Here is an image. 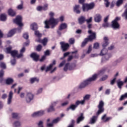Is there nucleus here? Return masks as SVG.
I'll return each instance as SVG.
<instances>
[{
  "label": "nucleus",
  "instance_id": "1",
  "mask_svg": "<svg viewBox=\"0 0 127 127\" xmlns=\"http://www.w3.org/2000/svg\"><path fill=\"white\" fill-rule=\"evenodd\" d=\"M50 18L49 20H46L45 22V28H50L49 25H52V28H54L58 22H59V19H55L53 16H54V13L53 12H50L49 13Z\"/></svg>",
  "mask_w": 127,
  "mask_h": 127
},
{
  "label": "nucleus",
  "instance_id": "2",
  "mask_svg": "<svg viewBox=\"0 0 127 127\" xmlns=\"http://www.w3.org/2000/svg\"><path fill=\"white\" fill-rule=\"evenodd\" d=\"M98 79V74H94L92 75L91 77L89 78L86 80L82 82L79 86V89H83L84 88H86L88 85H90L91 84V82H94L96 81Z\"/></svg>",
  "mask_w": 127,
  "mask_h": 127
},
{
  "label": "nucleus",
  "instance_id": "3",
  "mask_svg": "<svg viewBox=\"0 0 127 127\" xmlns=\"http://www.w3.org/2000/svg\"><path fill=\"white\" fill-rule=\"evenodd\" d=\"M86 0H78V2L80 4H82L83 11H89L91 9H93L95 7V2H92L90 3H84Z\"/></svg>",
  "mask_w": 127,
  "mask_h": 127
},
{
  "label": "nucleus",
  "instance_id": "4",
  "mask_svg": "<svg viewBox=\"0 0 127 127\" xmlns=\"http://www.w3.org/2000/svg\"><path fill=\"white\" fill-rule=\"evenodd\" d=\"M105 106V103L103 100H101L99 102V105L97 106L98 110L96 113V116H100L101 114H103L105 112V108H104Z\"/></svg>",
  "mask_w": 127,
  "mask_h": 127
},
{
  "label": "nucleus",
  "instance_id": "5",
  "mask_svg": "<svg viewBox=\"0 0 127 127\" xmlns=\"http://www.w3.org/2000/svg\"><path fill=\"white\" fill-rule=\"evenodd\" d=\"M119 20H121V17H117L113 21H112L111 26L114 29H119L120 28V24H119Z\"/></svg>",
  "mask_w": 127,
  "mask_h": 127
},
{
  "label": "nucleus",
  "instance_id": "6",
  "mask_svg": "<svg viewBox=\"0 0 127 127\" xmlns=\"http://www.w3.org/2000/svg\"><path fill=\"white\" fill-rule=\"evenodd\" d=\"M13 21L14 23L18 25L19 27H22V26H23V23H22V17H21V16H17L16 18L13 20Z\"/></svg>",
  "mask_w": 127,
  "mask_h": 127
},
{
  "label": "nucleus",
  "instance_id": "7",
  "mask_svg": "<svg viewBox=\"0 0 127 127\" xmlns=\"http://www.w3.org/2000/svg\"><path fill=\"white\" fill-rule=\"evenodd\" d=\"M88 33L90 34V35L88 36V38H86L89 41H93V40L97 38L96 33L93 32L91 30H89L88 31Z\"/></svg>",
  "mask_w": 127,
  "mask_h": 127
},
{
  "label": "nucleus",
  "instance_id": "8",
  "mask_svg": "<svg viewBox=\"0 0 127 127\" xmlns=\"http://www.w3.org/2000/svg\"><path fill=\"white\" fill-rule=\"evenodd\" d=\"M61 48L62 50H63V52H65L69 49V47H70V45H69L67 43H65L64 42H61Z\"/></svg>",
  "mask_w": 127,
  "mask_h": 127
},
{
  "label": "nucleus",
  "instance_id": "9",
  "mask_svg": "<svg viewBox=\"0 0 127 127\" xmlns=\"http://www.w3.org/2000/svg\"><path fill=\"white\" fill-rule=\"evenodd\" d=\"M81 103H80V101L77 100L75 102V105L72 104L68 108L66 109V111H69V110H72V111H75L76 108L78 107V106Z\"/></svg>",
  "mask_w": 127,
  "mask_h": 127
},
{
  "label": "nucleus",
  "instance_id": "10",
  "mask_svg": "<svg viewBox=\"0 0 127 127\" xmlns=\"http://www.w3.org/2000/svg\"><path fill=\"white\" fill-rule=\"evenodd\" d=\"M30 57L32 58L35 62H38V61H39L40 56L36 53H32L30 55Z\"/></svg>",
  "mask_w": 127,
  "mask_h": 127
},
{
  "label": "nucleus",
  "instance_id": "11",
  "mask_svg": "<svg viewBox=\"0 0 127 127\" xmlns=\"http://www.w3.org/2000/svg\"><path fill=\"white\" fill-rule=\"evenodd\" d=\"M58 104V102H54L53 103H52V105L50 106L49 108H48L47 109V111L48 113H52V112H55V106H56V104Z\"/></svg>",
  "mask_w": 127,
  "mask_h": 127
},
{
  "label": "nucleus",
  "instance_id": "12",
  "mask_svg": "<svg viewBox=\"0 0 127 127\" xmlns=\"http://www.w3.org/2000/svg\"><path fill=\"white\" fill-rule=\"evenodd\" d=\"M34 98V95L31 93V92H27L26 97V101L27 103H30L33 98Z\"/></svg>",
  "mask_w": 127,
  "mask_h": 127
},
{
  "label": "nucleus",
  "instance_id": "13",
  "mask_svg": "<svg viewBox=\"0 0 127 127\" xmlns=\"http://www.w3.org/2000/svg\"><path fill=\"white\" fill-rule=\"evenodd\" d=\"M44 111L43 110H41L39 111H38L37 112L34 113L32 115V116L33 117H41V116H43L44 115Z\"/></svg>",
  "mask_w": 127,
  "mask_h": 127
},
{
  "label": "nucleus",
  "instance_id": "14",
  "mask_svg": "<svg viewBox=\"0 0 127 127\" xmlns=\"http://www.w3.org/2000/svg\"><path fill=\"white\" fill-rule=\"evenodd\" d=\"M91 97V95L89 94L86 95L84 97H83V100L81 101H79L81 105H84L85 104V102L86 101H89L90 100V98Z\"/></svg>",
  "mask_w": 127,
  "mask_h": 127
},
{
  "label": "nucleus",
  "instance_id": "15",
  "mask_svg": "<svg viewBox=\"0 0 127 127\" xmlns=\"http://www.w3.org/2000/svg\"><path fill=\"white\" fill-rule=\"evenodd\" d=\"M18 29L15 28L10 30L7 34V37H11L12 36L14 35L15 34V32H16V30H17Z\"/></svg>",
  "mask_w": 127,
  "mask_h": 127
},
{
  "label": "nucleus",
  "instance_id": "16",
  "mask_svg": "<svg viewBox=\"0 0 127 127\" xmlns=\"http://www.w3.org/2000/svg\"><path fill=\"white\" fill-rule=\"evenodd\" d=\"M102 21V15L100 14H96L94 16V21L95 22H101Z\"/></svg>",
  "mask_w": 127,
  "mask_h": 127
},
{
  "label": "nucleus",
  "instance_id": "17",
  "mask_svg": "<svg viewBox=\"0 0 127 127\" xmlns=\"http://www.w3.org/2000/svg\"><path fill=\"white\" fill-rule=\"evenodd\" d=\"M73 11L77 13V14H80L81 13V11L80 10V5H75L73 7Z\"/></svg>",
  "mask_w": 127,
  "mask_h": 127
},
{
  "label": "nucleus",
  "instance_id": "18",
  "mask_svg": "<svg viewBox=\"0 0 127 127\" xmlns=\"http://www.w3.org/2000/svg\"><path fill=\"white\" fill-rule=\"evenodd\" d=\"M106 117L107 114H104L101 118V120H102V121H104V123H108V122H110V121H111V120L113 119L112 117H107L106 118Z\"/></svg>",
  "mask_w": 127,
  "mask_h": 127
},
{
  "label": "nucleus",
  "instance_id": "19",
  "mask_svg": "<svg viewBox=\"0 0 127 127\" xmlns=\"http://www.w3.org/2000/svg\"><path fill=\"white\" fill-rule=\"evenodd\" d=\"M13 96V93L12 91H10L8 95V98L7 99L8 105H10L11 104V100H12V97Z\"/></svg>",
  "mask_w": 127,
  "mask_h": 127
},
{
  "label": "nucleus",
  "instance_id": "20",
  "mask_svg": "<svg viewBox=\"0 0 127 127\" xmlns=\"http://www.w3.org/2000/svg\"><path fill=\"white\" fill-rule=\"evenodd\" d=\"M78 21L79 24L82 25L83 23H85V21H86V18L83 16H81L78 18Z\"/></svg>",
  "mask_w": 127,
  "mask_h": 127
},
{
  "label": "nucleus",
  "instance_id": "21",
  "mask_svg": "<svg viewBox=\"0 0 127 127\" xmlns=\"http://www.w3.org/2000/svg\"><path fill=\"white\" fill-rule=\"evenodd\" d=\"M104 41L102 44V47L103 48H105V47H107L108 45H109V38H108L107 37H105L104 38Z\"/></svg>",
  "mask_w": 127,
  "mask_h": 127
},
{
  "label": "nucleus",
  "instance_id": "22",
  "mask_svg": "<svg viewBox=\"0 0 127 127\" xmlns=\"http://www.w3.org/2000/svg\"><path fill=\"white\" fill-rule=\"evenodd\" d=\"M67 27H68V25L66 23H63L59 26L60 30H64V29H66Z\"/></svg>",
  "mask_w": 127,
  "mask_h": 127
},
{
  "label": "nucleus",
  "instance_id": "23",
  "mask_svg": "<svg viewBox=\"0 0 127 127\" xmlns=\"http://www.w3.org/2000/svg\"><path fill=\"white\" fill-rule=\"evenodd\" d=\"M85 117H84V114L83 113L80 114V116L78 117L76 120L77 124L81 123L82 121H84Z\"/></svg>",
  "mask_w": 127,
  "mask_h": 127
},
{
  "label": "nucleus",
  "instance_id": "24",
  "mask_svg": "<svg viewBox=\"0 0 127 127\" xmlns=\"http://www.w3.org/2000/svg\"><path fill=\"white\" fill-rule=\"evenodd\" d=\"M38 41V42H40L41 43H42L44 46H46L47 44V42H48V39H47V38H45L42 40L40 39H39Z\"/></svg>",
  "mask_w": 127,
  "mask_h": 127
},
{
  "label": "nucleus",
  "instance_id": "25",
  "mask_svg": "<svg viewBox=\"0 0 127 127\" xmlns=\"http://www.w3.org/2000/svg\"><path fill=\"white\" fill-rule=\"evenodd\" d=\"M8 14L10 16H15L16 12H15V11L13 10V9L10 8L8 10Z\"/></svg>",
  "mask_w": 127,
  "mask_h": 127
},
{
  "label": "nucleus",
  "instance_id": "26",
  "mask_svg": "<svg viewBox=\"0 0 127 127\" xmlns=\"http://www.w3.org/2000/svg\"><path fill=\"white\" fill-rule=\"evenodd\" d=\"M30 28L31 29H32V30L36 31L37 29H38V26H37V24L33 23V24H31Z\"/></svg>",
  "mask_w": 127,
  "mask_h": 127
},
{
  "label": "nucleus",
  "instance_id": "27",
  "mask_svg": "<svg viewBox=\"0 0 127 127\" xmlns=\"http://www.w3.org/2000/svg\"><path fill=\"white\" fill-rule=\"evenodd\" d=\"M6 85H11L13 83V79L11 78H8L5 80Z\"/></svg>",
  "mask_w": 127,
  "mask_h": 127
},
{
  "label": "nucleus",
  "instance_id": "28",
  "mask_svg": "<svg viewBox=\"0 0 127 127\" xmlns=\"http://www.w3.org/2000/svg\"><path fill=\"white\" fill-rule=\"evenodd\" d=\"M0 20L1 21H5L6 20V15L5 14H1L0 15Z\"/></svg>",
  "mask_w": 127,
  "mask_h": 127
},
{
  "label": "nucleus",
  "instance_id": "29",
  "mask_svg": "<svg viewBox=\"0 0 127 127\" xmlns=\"http://www.w3.org/2000/svg\"><path fill=\"white\" fill-rule=\"evenodd\" d=\"M17 53H18V51L16 50H13V51H12L10 54L12 57H13V58H15V57H16L17 55Z\"/></svg>",
  "mask_w": 127,
  "mask_h": 127
},
{
  "label": "nucleus",
  "instance_id": "30",
  "mask_svg": "<svg viewBox=\"0 0 127 127\" xmlns=\"http://www.w3.org/2000/svg\"><path fill=\"white\" fill-rule=\"evenodd\" d=\"M98 117L93 116L92 118L90 119V124H95L97 121V119Z\"/></svg>",
  "mask_w": 127,
  "mask_h": 127
},
{
  "label": "nucleus",
  "instance_id": "31",
  "mask_svg": "<svg viewBox=\"0 0 127 127\" xmlns=\"http://www.w3.org/2000/svg\"><path fill=\"white\" fill-rule=\"evenodd\" d=\"M107 53H108V50L104 48L100 52V55L101 56H104V55H107Z\"/></svg>",
  "mask_w": 127,
  "mask_h": 127
},
{
  "label": "nucleus",
  "instance_id": "32",
  "mask_svg": "<svg viewBox=\"0 0 127 127\" xmlns=\"http://www.w3.org/2000/svg\"><path fill=\"white\" fill-rule=\"evenodd\" d=\"M34 82H37V83H38L39 82V79L37 78V77H33L30 79L31 84H33Z\"/></svg>",
  "mask_w": 127,
  "mask_h": 127
},
{
  "label": "nucleus",
  "instance_id": "33",
  "mask_svg": "<svg viewBox=\"0 0 127 127\" xmlns=\"http://www.w3.org/2000/svg\"><path fill=\"white\" fill-rule=\"evenodd\" d=\"M117 86L119 89H122V87L124 86V82L122 81H117Z\"/></svg>",
  "mask_w": 127,
  "mask_h": 127
},
{
  "label": "nucleus",
  "instance_id": "34",
  "mask_svg": "<svg viewBox=\"0 0 127 127\" xmlns=\"http://www.w3.org/2000/svg\"><path fill=\"white\" fill-rule=\"evenodd\" d=\"M108 78H109V76L108 75H104L99 79V81H100V82L106 81Z\"/></svg>",
  "mask_w": 127,
  "mask_h": 127
},
{
  "label": "nucleus",
  "instance_id": "35",
  "mask_svg": "<svg viewBox=\"0 0 127 127\" xmlns=\"http://www.w3.org/2000/svg\"><path fill=\"white\" fill-rule=\"evenodd\" d=\"M35 35L38 38L42 37V34L40 33L39 31H35Z\"/></svg>",
  "mask_w": 127,
  "mask_h": 127
},
{
  "label": "nucleus",
  "instance_id": "36",
  "mask_svg": "<svg viewBox=\"0 0 127 127\" xmlns=\"http://www.w3.org/2000/svg\"><path fill=\"white\" fill-rule=\"evenodd\" d=\"M122 17H124L126 20H127V7L125 9L124 12L122 15Z\"/></svg>",
  "mask_w": 127,
  "mask_h": 127
},
{
  "label": "nucleus",
  "instance_id": "37",
  "mask_svg": "<svg viewBox=\"0 0 127 127\" xmlns=\"http://www.w3.org/2000/svg\"><path fill=\"white\" fill-rule=\"evenodd\" d=\"M23 8V1H21V4L18 5L17 6V9L19 10L22 9Z\"/></svg>",
  "mask_w": 127,
  "mask_h": 127
},
{
  "label": "nucleus",
  "instance_id": "38",
  "mask_svg": "<svg viewBox=\"0 0 127 127\" xmlns=\"http://www.w3.org/2000/svg\"><path fill=\"white\" fill-rule=\"evenodd\" d=\"M127 93L121 95L120 98L119 99V101H123V100H125V99H127Z\"/></svg>",
  "mask_w": 127,
  "mask_h": 127
},
{
  "label": "nucleus",
  "instance_id": "39",
  "mask_svg": "<svg viewBox=\"0 0 127 127\" xmlns=\"http://www.w3.org/2000/svg\"><path fill=\"white\" fill-rule=\"evenodd\" d=\"M88 39L86 38L84 39V41L82 42V44H81V47H84V46H85L86 44H87V43H88Z\"/></svg>",
  "mask_w": 127,
  "mask_h": 127
},
{
  "label": "nucleus",
  "instance_id": "40",
  "mask_svg": "<svg viewBox=\"0 0 127 127\" xmlns=\"http://www.w3.org/2000/svg\"><path fill=\"white\" fill-rule=\"evenodd\" d=\"M112 57V55L111 54H106L105 55L104 58H103V60L108 61L110 58Z\"/></svg>",
  "mask_w": 127,
  "mask_h": 127
},
{
  "label": "nucleus",
  "instance_id": "41",
  "mask_svg": "<svg viewBox=\"0 0 127 127\" xmlns=\"http://www.w3.org/2000/svg\"><path fill=\"white\" fill-rule=\"evenodd\" d=\"M123 2H124V0H118L116 2L117 6H120V5H121V4H123Z\"/></svg>",
  "mask_w": 127,
  "mask_h": 127
},
{
  "label": "nucleus",
  "instance_id": "42",
  "mask_svg": "<svg viewBox=\"0 0 127 127\" xmlns=\"http://www.w3.org/2000/svg\"><path fill=\"white\" fill-rule=\"evenodd\" d=\"M19 116V114H18V113H13L12 114V118L13 119H18Z\"/></svg>",
  "mask_w": 127,
  "mask_h": 127
},
{
  "label": "nucleus",
  "instance_id": "43",
  "mask_svg": "<svg viewBox=\"0 0 127 127\" xmlns=\"http://www.w3.org/2000/svg\"><path fill=\"white\" fill-rule=\"evenodd\" d=\"M12 48L11 47H9L6 48V53L7 54H10L11 53V52H12V51H11Z\"/></svg>",
  "mask_w": 127,
  "mask_h": 127
},
{
  "label": "nucleus",
  "instance_id": "44",
  "mask_svg": "<svg viewBox=\"0 0 127 127\" xmlns=\"http://www.w3.org/2000/svg\"><path fill=\"white\" fill-rule=\"evenodd\" d=\"M69 65H70V64L69 63H67L65 64V66L64 68V71H67L68 70V69H69Z\"/></svg>",
  "mask_w": 127,
  "mask_h": 127
},
{
  "label": "nucleus",
  "instance_id": "45",
  "mask_svg": "<svg viewBox=\"0 0 127 127\" xmlns=\"http://www.w3.org/2000/svg\"><path fill=\"white\" fill-rule=\"evenodd\" d=\"M106 72V68H102L98 72L99 75H103Z\"/></svg>",
  "mask_w": 127,
  "mask_h": 127
},
{
  "label": "nucleus",
  "instance_id": "46",
  "mask_svg": "<svg viewBox=\"0 0 127 127\" xmlns=\"http://www.w3.org/2000/svg\"><path fill=\"white\" fill-rule=\"evenodd\" d=\"M14 126L15 127H20V122L19 121H16L14 123Z\"/></svg>",
  "mask_w": 127,
  "mask_h": 127
},
{
  "label": "nucleus",
  "instance_id": "47",
  "mask_svg": "<svg viewBox=\"0 0 127 127\" xmlns=\"http://www.w3.org/2000/svg\"><path fill=\"white\" fill-rule=\"evenodd\" d=\"M69 44H74L75 43V39L74 38H71L69 40Z\"/></svg>",
  "mask_w": 127,
  "mask_h": 127
},
{
  "label": "nucleus",
  "instance_id": "48",
  "mask_svg": "<svg viewBox=\"0 0 127 127\" xmlns=\"http://www.w3.org/2000/svg\"><path fill=\"white\" fill-rule=\"evenodd\" d=\"M59 121H60V118L58 117L56 119L53 120L52 123L53 124H57V123H58Z\"/></svg>",
  "mask_w": 127,
  "mask_h": 127
},
{
  "label": "nucleus",
  "instance_id": "49",
  "mask_svg": "<svg viewBox=\"0 0 127 127\" xmlns=\"http://www.w3.org/2000/svg\"><path fill=\"white\" fill-rule=\"evenodd\" d=\"M10 63L11 65H13L16 64V60L15 59V58H13V59L11 60Z\"/></svg>",
  "mask_w": 127,
  "mask_h": 127
},
{
  "label": "nucleus",
  "instance_id": "50",
  "mask_svg": "<svg viewBox=\"0 0 127 127\" xmlns=\"http://www.w3.org/2000/svg\"><path fill=\"white\" fill-rule=\"evenodd\" d=\"M0 67L2 68V69H6V66L5 65V64L3 63H1L0 64Z\"/></svg>",
  "mask_w": 127,
  "mask_h": 127
},
{
  "label": "nucleus",
  "instance_id": "51",
  "mask_svg": "<svg viewBox=\"0 0 127 127\" xmlns=\"http://www.w3.org/2000/svg\"><path fill=\"white\" fill-rule=\"evenodd\" d=\"M41 49H42V46H41V45H38L36 48L37 51H38V52H39L41 51Z\"/></svg>",
  "mask_w": 127,
  "mask_h": 127
},
{
  "label": "nucleus",
  "instance_id": "52",
  "mask_svg": "<svg viewBox=\"0 0 127 127\" xmlns=\"http://www.w3.org/2000/svg\"><path fill=\"white\" fill-rule=\"evenodd\" d=\"M50 55V51L49 50H46L44 52V56L46 57L47 56H49Z\"/></svg>",
  "mask_w": 127,
  "mask_h": 127
},
{
  "label": "nucleus",
  "instance_id": "53",
  "mask_svg": "<svg viewBox=\"0 0 127 127\" xmlns=\"http://www.w3.org/2000/svg\"><path fill=\"white\" fill-rule=\"evenodd\" d=\"M75 125V120H72L71 121L70 125H69L68 127H74V126Z\"/></svg>",
  "mask_w": 127,
  "mask_h": 127
},
{
  "label": "nucleus",
  "instance_id": "54",
  "mask_svg": "<svg viewBox=\"0 0 127 127\" xmlns=\"http://www.w3.org/2000/svg\"><path fill=\"white\" fill-rule=\"evenodd\" d=\"M100 46V44H98V43H95L94 44L93 48L95 49H98Z\"/></svg>",
  "mask_w": 127,
  "mask_h": 127
},
{
  "label": "nucleus",
  "instance_id": "55",
  "mask_svg": "<svg viewBox=\"0 0 127 127\" xmlns=\"http://www.w3.org/2000/svg\"><path fill=\"white\" fill-rule=\"evenodd\" d=\"M92 20H93V18L92 17H90L88 19H85V21L87 22V24H89V23H91L92 22Z\"/></svg>",
  "mask_w": 127,
  "mask_h": 127
},
{
  "label": "nucleus",
  "instance_id": "56",
  "mask_svg": "<svg viewBox=\"0 0 127 127\" xmlns=\"http://www.w3.org/2000/svg\"><path fill=\"white\" fill-rule=\"evenodd\" d=\"M4 75V71L3 69L0 70V78H2Z\"/></svg>",
  "mask_w": 127,
  "mask_h": 127
},
{
  "label": "nucleus",
  "instance_id": "57",
  "mask_svg": "<svg viewBox=\"0 0 127 127\" xmlns=\"http://www.w3.org/2000/svg\"><path fill=\"white\" fill-rule=\"evenodd\" d=\"M52 67H53L52 64H50L49 66L47 67V68L46 69V72H48V71H50Z\"/></svg>",
  "mask_w": 127,
  "mask_h": 127
},
{
  "label": "nucleus",
  "instance_id": "58",
  "mask_svg": "<svg viewBox=\"0 0 127 127\" xmlns=\"http://www.w3.org/2000/svg\"><path fill=\"white\" fill-rule=\"evenodd\" d=\"M43 10H47L48 9V4H45L44 6L42 7Z\"/></svg>",
  "mask_w": 127,
  "mask_h": 127
},
{
  "label": "nucleus",
  "instance_id": "59",
  "mask_svg": "<svg viewBox=\"0 0 127 127\" xmlns=\"http://www.w3.org/2000/svg\"><path fill=\"white\" fill-rule=\"evenodd\" d=\"M23 37L25 39H28V38L29 37V36L28 35V33H24L23 35Z\"/></svg>",
  "mask_w": 127,
  "mask_h": 127
},
{
  "label": "nucleus",
  "instance_id": "60",
  "mask_svg": "<svg viewBox=\"0 0 127 127\" xmlns=\"http://www.w3.org/2000/svg\"><path fill=\"white\" fill-rule=\"evenodd\" d=\"M23 57V54L20 53V54H18V53H17V54L16 57H17L18 59H19V58H21V57Z\"/></svg>",
  "mask_w": 127,
  "mask_h": 127
},
{
  "label": "nucleus",
  "instance_id": "61",
  "mask_svg": "<svg viewBox=\"0 0 127 127\" xmlns=\"http://www.w3.org/2000/svg\"><path fill=\"white\" fill-rule=\"evenodd\" d=\"M91 51H92V46H89L88 47V50L86 52L87 54H89V53H91Z\"/></svg>",
  "mask_w": 127,
  "mask_h": 127
},
{
  "label": "nucleus",
  "instance_id": "62",
  "mask_svg": "<svg viewBox=\"0 0 127 127\" xmlns=\"http://www.w3.org/2000/svg\"><path fill=\"white\" fill-rule=\"evenodd\" d=\"M45 59H46V57L45 55H44L41 57V59H40L39 61L40 62H43V61H44Z\"/></svg>",
  "mask_w": 127,
  "mask_h": 127
},
{
  "label": "nucleus",
  "instance_id": "63",
  "mask_svg": "<svg viewBox=\"0 0 127 127\" xmlns=\"http://www.w3.org/2000/svg\"><path fill=\"white\" fill-rule=\"evenodd\" d=\"M110 24L108 22H104V23L103 24L102 26L103 27H109V26Z\"/></svg>",
  "mask_w": 127,
  "mask_h": 127
},
{
  "label": "nucleus",
  "instance_id": "64",
  "mask_svg": "<svg viewBox=\"0 0 127 127\" xmlns=\"http://www.w3.org/2000/svg\"><path fill=\"white\" fill-rule=\"evenodd\" d=\"M116 80H117V78H114L111 81L110 84L113 85L115 84V83L116 82Z\"/></svg>",
  "mask_w": 127,
  "mask_h": 127
}]
</instances>
